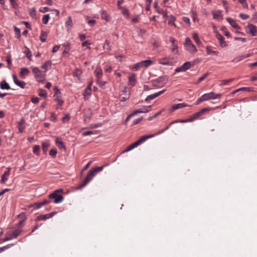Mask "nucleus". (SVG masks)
I'll return each mask as SVG.
<instances>
[{
    "label": "nucleus",
    "instance_id": "bf43d9fd",
    "mask_svg": "<svg viewBox=\"0 0 257 257\" xmlns=\"http://www.w3.org/2000/svg\"><path fill=\"white\" fill-rule=\"evenodd\" d=\"M6 61L8 63V67L9 68H11V66L12 65V61H11V56H8L6 57Z\"/></svg>",
    "mask_w": 257,
    "mask_h": 257
},
{
    "label": "nucleus",
    "instance_id": "052dcab7",
    "mask_svg": "<svg viewBox=\"0 0 257 257\" xmlns=\"http://www.w3.org/2000/svg\"><path fill=\"white\" fill-rule=\"evenodd\" d=\"M10 2L14 9H17L18 7V5L15 0H10Z\"/></svg>",
    "mask_w": 257,
    "mask_h": 257
},
{
    "label": "nucleus",
    "instance_id": "39448f33",
    "mask_svg": "<svg viewBox=\"0 0 257 257\" xmlns=\"http://www.w3.org/2000/svg\"><path fill=\"white\" fill-rule=\"evenodd\" d=\"M168 80V77L167 76L160 77L153 82V85L156 87H161L167 83Z\"/></svg>",
    "mask_w": 257,
    "mask_h": 257
},
{
    "label": "nucleus",
    "instance_id": "423d86ee",
    "mask_svg": "<svg viewBox=\"0 0 257 257\" xmlns=\"http://www.w3.org/2000/svg\"><path fill=\"white\" fill-rule=\"evenodd\" d=\"M221 95V94L215 93L213 92H211L203 94L202 98L204 99V101L208 100L209 99H219Z\"/></svg>",
    "mask_w": 257,
    "mask_h": 257
},
{
    "label": "nucleus",
    "instance_id": "09e8293b",
    "mask_svg": "<svg viewBox=\"0 0 257 257\" xmlns=\"http://www.w3.org/2000/svg\"><path fill=\"white\" fill-rule=\"evenodd\" d=\"M57 153V151L56 149H51L49 151V155H50L51 157L54 158L55 157L56 154Z\"/></svg>",
    "mask_w": 257,
    "mask_h": 257
},
{
    "label": "nucleus",
    "instance_id": "c85d7f7f",
    "mask_svg": "<svg viewBox=\"0 0 257 257\" xmlns=\"http://www.w3.org/2000/svg\"><path fill=\"white\" fill-rule=\"evenodd\" d=\"M212 14L213 16V19L216 20H220L222 19V17L221 15V13L220 11H218L217 12H213Z\"/></svg>",
    "mask_w": 257,
    "mask_h": 257
},
{
    "label": "nucleus",
    "instance_id": "3c124183",
    "mask_svg": "<svg viewBox=\"0 0 257 257\" xmlns=\"http://www.w3.org/2000/svg\"><path fill=\"white\" fill-rule=\"evenodd\" d=\"M143 62L144 64L145 67H147L151 65L153 63L152 61L151 60H146L143 61Z\"/></svg>",
    "mask_w": 257,
    "mask_h": 257
},
{
    "label": "nucleus",
    "instance_id": "c9c22d12",
    "mask_svg": "<svg viewBox=\"0 0 257 257\" xmlns=\"http://www.w3.org/2000/svg\"><path fill=\"white\" fill-rule=\"evenodd\" d=\"M55 101L57 102V104L56 105V108L58 109L59 107L62 106L64 103L63 100H62L59 96H57L55 98Z\"/></svg>",
    "mask_w": 257,
    "mask_h": 257
},
{
    "label": "nucleus",
    "instance_id": "680f3d73",
    "mask_svg": "<svg viewBox=\"0 0 257 257\" xmlns=\"http://www.w3.org/2000/svg\"><path fill=\"white\" fill-rule=\"evenodd\" d=\"M54 95L57 96H59V95H60L61 94V92H60V90L57 87H55L54 88Z\"/></svg>",
    "mask_w": 257,
    "mask_h": 257
},
{
    "label": "nucleus",
    "instance_id": "a878e982",
    "mask_svg": "<svg viewBox=\"0 0 257 257\" xmlns=\"http://www.w3.org/2000/svg\"><path fill=\"white\" fill-rule=\"evenodd\" d=\"M24 123H25V120L24 119H22L19 122L18 130H19V133H22L24 131L25 128Z\"/></svg>",
    "mask_w": 257,
    "mask_h": 257
},
{
    "label": "nucleus",
    "instance_id": "a19ab883",
    "mask_svg": "<svg viewBox=\"0 0 257 257\" xmlns=\"http://www.w3.org/2000/svg\"><path fill=\"white\" fill-rule=\"evenodd\" d=\"M183 67L185 71L190 69L191 67V64L190 62H186L183 64Z\"/></svg>",
    "mask_w": 257,
    "mask_h": 257
},
{
    "label": "nucleus",
    "instance_id": "c03bdc74",
    "mask_svg": "<svg viewBox=\"0 0 257 257\" xmlns=\"http://www.w3.org/2000/svg\"><path fill=\"white\" fill-rule=\"evenodd\" d=\"M40 152V146L38 145H35L33 147V152L34 154L38 155Z\"/></svg>",
    "mask_w": 257,
    "mask_h": 257
},
{
    "label": "nucleus",
    "instance_id": "ea45409f",
    "mask_svg": "<svg viewBox=\"0 0 257 257\" xmlns=\"http://www.w3.org/2000/svg\"><path fill=\"white\" fill-rule=\"evenodd\" d=\"M30 15L31 17L34 18L36 17V11L35 8H32L29 11Z\"/></svg>",
    "mask_w": 257,
    "mask_h": 257
},
{
    "label": "nucleus",
    "instance_id": "f8f14e48",
    "mask_svg": "<svg viewBox=\"0 0 257 257\" xmlns=\"http://www.w3.org/2000/svg\"><path fill=\"white\" fill-rule=\"evenodd\" d=\"M13 79L15 84L17 86L21 88H24L25 87L26 83L23 81L19 80L16 75H13Z\"/></svg>",
    "mask_w": 257,
    "mask_h": 257
},
{
    "label": "nucleus",
    "instance_id": "cd10ccee",
    "mask_svg": "<svg viewBox=\"0 0 257 257\" xmlns=\"http://www.w3.org/2000/svg\"><path fill=\"white\" fill-rule=\"evenodd\" d=\"M159 63L163 65H170L171 64V62L167 58L160 59L159 61Z\"/></svg>",
    "mask_w": 257,
    "mask_h": 257
},
{
    "label": "nucleus",
    "instance_id": "ddd939ff",
    "mask_svg": "<svg viewBox=\"0 0 257 257\" xmlns=\"http://www.w3.org/2000/svg\"><path fill=\"white\" fill-rule=\"evenodd\" d=\"M165 91H166V89H163V90L160 91L158 92L149 95L146 98L145 101H149L151 100H152V99L155 98L156 97L159 96L160 95L162 94V93H163Z\"/></svg>",
    "mask_w": 257,
    "mask_h": 257
},
{
    "label": "nucleus",
    "instance_id": "49530a36",
    "mask_svg": "<svg viewBox=\"0 0 257 257\" xmlns=\"http://www.w3.org/2000/svg\"><path fill=\"white\" fill-rule=\"evenodd\" d=\"M101 18L103 20L108 21L109 20V18L108 16H107L106 13L104 11L102 12L101 13Z\"/></svg>",
    "mask_w": 257,
    "mask_h": 257
},
{
    "label": "nucleus",
    "instance_id": "864d4df0",
    "mask_svg": "<svg viewBox=\"0 0 257 257\" xmlns=\"http://www.w3.org/2000/svg\"><path fill=\"white\" fill-rule=\"evenodd\" d=\"M104 49H107V50H110V43L108 40H106L105 41V43L104 44L103 46Z\"/></svg>",
    "mask_w": 257,
    "mask_h": 257
},
{
    "label": "nucleus",
    "instance_id": "dca6fc26",
    "mask_svg": "<svg viewBox=\"0 0 257 257\" xmlns=\"http://www.w3.org/2000/svg\"><path fill=\"white\" fill-rule=\"evenodd\" d=\"M250 56V54H244V55H239V56H238L236 57L235 58H234L232 60V62H238L240 61L243 60V59L249 57Z\"/></svg>",
    "mask_w": 257,
    "mask_h": 257
},
{
    "label": "nucleus",
    "instance_id": "69168bd1",
    "mask_svg": "<svg viewBox=\"0 0 257 257\" xmlns=\"http://www.w3.org/2000/svg\"><path fill=\"white\" fill-rule=\"evenodd\" d=\"M143 119V117H141L134 120L133 124L136 125L139 123Z\"/></svg>",
    "mask_w": 257,
    "mask_h": 257
},
{
    "label": "nucleus",
    "instance_id": "9d476101",
    "mask_svg": "<svg viewBox=\"0 0 257 257\" xmlns=\"http://www.w3.org/2000/svg\"><path fill=\"white\" fill-rule=\"evenodd\" d=\"M10 171L11 168L8 167L7 169V170L5 171L4 174L2 175L1 179L0 181V183L1 184H5L6 181L8 180V177L10 175Z\"/></svg>",
    "mask_w": 257,
    "mask_h": 257
},
{
    "label": "nucleus",
    "instance_id": "5fc2aeb1",
    "mask_svg": "<svg viewBox=\"0 0 257 257\" xmlns=\"http://www.w3.org/2000/svg\"><path fill=\"white\" fill-rule=\"evenodd\" d=\"M14 244H8L5 246L0 247V252L5 251L6 249L9 248L11 246H13Z\"/></svg>",
    "mask_w": 257,
    "mask_h": 257
},
{
    "label": "nucleus",
    "instance_id": "58836bf2",
    "mask_svg": "<svg viewBox=\"0 0 257 257\" xmlns=\"http://www.w3.org/2000/svg\"><path fill=\"white\" fill-rule=\"evenodd\" d=\"M82 72L80 69H76L75 70L73 74L74 76L78 78L79 79L80 75H81Z\"/></svg>",
    "mask_w": 257,
    "mask_h": 257
},
{
    "label": "nucleus",
    "instance_id": "774afa93",
    "mask_svg": "<svg viewBox=\"0 0 257 257\" xmlns=\"http://www.w3.org/2000/svg\"><path fill=\"white\" fill-rule=\"evenodd\" d=\"M251 19L253 22H257V12L252 15Z\"/></svg>",
    "mask_w": 257,
    "mask_h": 257
},
{
    "label": "nucleus",
    "instance_id": "4d7b16f0",
    "mask_svg": "<svg viewBox=\"0 0 257 257\" xmlns=\"http://www.w3.org/2000/svg\"><path fill=\"white\" fill-rule=\"evenodd\" d=\"M14 30H15V31L16 32V34L17 35V37L18 38H20V37H21V34H21V31H20V29L19 28L15 26L14 27Z\"/></svg>",
    "mask_w": 257,
    "mask_h": 257
},
{
    "label": "nucleus",
    "instance_id": "b1692460",
    "mask_svg": "<svg viewBox=\"0 0 257 257\" xmlns=\"http://www.w3.org/2000/svg\"><path fill=\"white\" fill-rule=\"evenodd\" d=\"M174 123H175L174 121H172V122H170V124H169L168 126H167L165 127V129L161 130H160V131H158V132H157V133H155V134H151V135H153V137H155V136H156L159 135H160V134H161L163 133H164L165 131H166V130H168V129H169V128L170 127V126H171L172 124H174Z\"/></svg>",
    "mask_w": 257,
    "mask_h": 257
},
{
    "label": "nucleus",
    "instance_id": "5701e85b",
    "mask_svg": "<svg viewBox=\"0 0 257 257\" xmlns=\"http://www.w3.org/2000/svg\"><path fill=\"white\" fill-rule=\"evenodd\" d=\"M56 145L60 149H66L64 143L59 138H57L56 140Z\"/></svg>",
    "mask_w": 257,
    "mask_h": 257
},
{
    "label": "nucleus",
    "instance_id": "603ef678",
    "mask_svg": "<svg viewBox=\"0 0 257 257\" xmlns=\"http://www.w3.org/2000/svg\"><path fill=\"white\" fill-rule=\"evenodd\" d=\"M103 166H100V167H97L94 168V169H91V170L96 174V173L102 171L103 170Z\"/></svg>",
    "mask_w": 257,
    "mask_h": 257
},
{
    "label": "nucleus",
    "instance_id": "6e6d98bb",
    "mask_svg": "<svg viewBox=\"0 0 257 257\" xmlns=\"http://www.w3.org/2000/svg\"><path fill=\"white\" fill-rule=\"evenodd\" d=\"M39 95L41 97L46 98L47 97V93L45 90L42 89L40 90Z\"/></svg>",
    "mask_w": 257,
    "mask_h": 257
},
{
    "label": "nucleus",
    "instance_id": "412c9836",
    "mask_svg": "<svg viewBox=\"0 0 257 257\" xmlns=\"http://www.w3.org/2000/svg\"><path fill=\"white\" fill-rule=\"evenodd\" d=\"M94 73L97 77V79H100L102 78L103 74L102 70L100 67H97L94 70Z\"/></svg>",
    "mask_w": 257,
    "mask_h": 257
},
{
    "label": "nucleus",
    "instance_id": "6e6552de",
    "mask_svg": "<svg viewBox=\"0 0 257 257\" xmlns=\"http://www.w3.org/2000/svg\"><path fill=\"white\" fill-rule=\"evenodd\" d=\"M130 92L126 87L121 91L119 94V99L121 101H125L130 98Z\"/></svg>",
    "mask_w": 257,
    "mask_h": 257
},
{
    "label": "nucleus",
    "instance_id": "37998d69",
    "mask_svg": "<svg viewBox=\"0 0 257 257\" xmlns=\"http://www.w3.org/2000/svg\"><path fill=\"white\" fill-rule=\"evenodd\" d=\"M49 19H50V16H49V14L44 15L42 18L43 23L44 24H47L48 22Z\"/></svg>",
    "mask_w": 257,
    "mask_h": 257
},
{
    "label": "nucleus",
    "instance_id": "338daca9",
    "mask_svg": "<svg viewBox=\"0 0 257 257\" xmlns=\"http://www.w3.org/2000/svg\"><path fill=\"white\" fill-rule=\"evenodd\" d=\"M31 101L34 103H37L39 101V98L37 97H32Z\"/></svg>",
    "mask_w": 257,
    "mask_h": 257
},
{
    "label": "nucleus",
    "instance_id": "f3484780",
    "mask_svg": "<svg viewBox=\"0 0 257 257\" xmlns=\"http://www.w3.org/2000/svg\"><path fill=\"white\" fill-rule=\"evenodd\" d=\"M226 20L233 28L237 29H240V26L236 23L234 20L230 18H227Z\"/></svg>",
    "mask_w": 257,
    "mask_h": 257
},
{
    "label": "nucleus",
    "instance_id": "7c9ffc66",
    "mask_svg": "<svg viewBox=\"0 0 257 257\" xmlns=\"http://www.w3.org/2000/svg\"><path fill=\"white\" fill-rule=\"evenodd\" d=\"M42 150L44 153H46L48 147L50 146V143L48 141H46L42 143Z\"/></svg>",
    "mask_w": 257,
    "mask_h": 257
},
{
    "label": "nucleus",
    "instance_id": "6ab92c4d",
    "mask_svg": "<svg viewBox=\"0 0 257 257\" xmlns=\"http://www.w3.org/2000/svg\"><path fill=\"white\" fill-rule=\"evenodd\" d=\"M216 38L219 41L220 45L221 47L223 48L227 46L226 42L224 41V38L221 35H217Z\"/></svg>",
    "mask_w": 257,
    "mask_h": 257
},
{
    "label": "nucleus",
    "instance_id": "2eb2a0df",
    "mask_svg": "<svg viewBox=\"0 0 257 257\" xmlns=\"http://www.w3.org/2000/svg\"><path fill=\"white\" fill-rule=\"evenodd\" d=\"M92 89L86 87L83 91V96L85 100H88L91 94Z\"/></svg>",
    "mask_w": 257,
    "mask_h": 257
},
{
    "label": "nucleus",
    "instance_id": "f257e3e1",
    "mask_svg": "<svg viewBox=\"0 0 257 257\" xmlns=\"http://www.w3.org/2000/svg\"><path fill=\"white\" fill-rule=\"evenodd\" d=\"M153 137V135H151L142 136L138 141L133 143L132 144L128 146L125 150L121 152V153L123 154L130 151L132 149L138 147L139 145H140L143 142H145L148 139H150Z\"/></svg>",
    "mask_w": 257,
    "mask_h": 257
},
{
    "label": "nucleus",
    "instance_id": "bb28decb",
    "mask_svg": "<svg viewBox=\"0 0 257 257\" xmlns=\"http://www.w3.org/2000/svg\"><path fill=\"white\" fill-rule=\"evenodd\" d=\"M48 36L47 32L42 30L40 36V39L41 42H45L46 41V38Z\"/></svg>",
    "mask_w": 257,
    "mask_h": 257
},
{
    "label": "nucleus",
    "instance_id": "13d9d810",
    "mask_svg": "<svg viewBox=\"0 0 257 257\" xmlns=\"http://www.w3.org/2000/svg\"><path fill=\"white\" fill-rule=\"evenodd\" d=\"M233 80V79H224L221 81V85H226L228 83L230 82Z\"/></svg>",
    "mask_w": 257,
    "mask_h": 257
},
{
    "label": "nucleus",
    "instance_id": "0eeeda50",
    "mask_svg": "<svg viewBox=\"0 0 257 257\" xmlns=\"http://www.w3.org/2000/svg\"><path fill=\"white\" fill-rule=\"evenodd\" d=\"M246 32L251 36L257 35V27L252 24H248L245 27Z\"/></svg>",
    "mask_w": 257,
    "mask_h": 257
},
{
    "label": "nucleus",
    "instance_id": "4468645a",
    "mask_svg": "<svg viewBox=\"0 0 257 257\" xmlns=\"http://www.w3.org/2000/svg\"><path fill=\"white\" fill-rule=\"evenodd\" d=\"M187 51L191 54L196 53L197 51L195 46L191 43L184 46Z\"/></svg>",
    "mask_w": 257,
    "mask_h": 257
},
{
    "label": "nucleus",
    "instance_id": "0e129e2a",
    "mask_svg": "<svg viewBox=\"0 0 257 257\" xmlns=\"http://www.w3.org/2000/svg\"><path fill=\"white\" fill-rule=\"evenodd\" d=\"M235 40L236 41H240L242 43H245L246 42V39L245 38H241V37H235L234 38Z\"/></svg>",
    "mask_w": 257,
    "mask_h": 257
},
{
    "label": "nucleus",
    "instance_id": "aec40b11",
    "mask_svg": "<svg viewBox=\"0 0 257 257\" xmlns=\"http://www.w3.org/2000/svg\"><path fill=\"white\" fill-rule=\"evenodd\" d=\"M188 106V105H187V104L184 103H178V104H174L173 105H172L171 109H172V111H174L176 109L182 108H183L185 107H187Z\"/></svg>",
    "mask_w": 257,
    "mask_h": 257
},
{
    "label": "nucleus",
    "instance_id": "4c0bfd02",
    "mask_svg": "<svg viewBox=\"0 0 257 257\" xmlns=\"http://www.w3.org/2000/svg\"><path fill=\"white\" fill-rule=\"evenodd\" d=\"M73 22L71 17L69 16L68 18L67 21L65 23V26L67 28L71 27L72 26Z\"/></svg>",
    "mask_w": 257,
    "mask_h": 257
},
{
    "label": "nucleus",
    "instance_id": "2f4dec72",
    "mask_svg": "<svg viewBox=\"0 0 257 257\" xmlns=\"http://www.w3.org/2000/svg\"><path fill=\"white\" fill-rule=\"evenodd\" d=\"M192 37L197 44L200 45L202 44L197 33H193Z\"/></svg>",
    "mask_w": 257,
    "mask_h": 257
},
{
    "label": "nucleus",
    "instance_id": "f704fd0d",
    "mask_svg": "<svg viewBox=\"0 0 257 257\" xmlns=\"http://www.w3.org/2000/svg\"><path fill=\"white\" fill-rule=\"evenodd\" d=\"M210 108H204L201 109L199 111L196 112V115L198 116V117H199L200 116L203 115L204 112L210 110Z\"/></svg>",
    "mask_w": 257,
    "mask_h": 257
},
{
    "label": "nucleus",
    "instance_id": "393cba45",
    "mask_svg": "<svg viewBox=\"0 0 257 257\" xmlns=\"http://www.w3.org/2000/svg\"><path fill=\"white\" fill-rule=\"evenodd\" d=\"M170 41L172 43V51L173 52L175 50H177V52H178V50H177L178 45H177V44H176L175 43H176L175 39L173 37H171L170 38Z\"/></svg>",
    "mask_w": 257,
    "mask_h": 257
},
{
    "label": "nucleus",
    "instance_id": "4be33fe9",
    "mask_svg": "<svg viewBox=\"0 0 257 257\" xmlns=\"http://www.w3.org/2000/svg\"><path fill=\"white\" fill-rule=\"evenodd\" d=\"M136 74L133 73L128 77L129 84L132 85V86H134L136 84Z\"/></svg>",
    "mask_w": 257,
    "mask_h": 257
},
{
    "label": "nucleus",
    "instance_id": "7ed1b4c3",
    "mask_svg": "<svg viewBox=\"0 0 257 257\" xmlns=\"http://www.w3.org/2000/svg\"><path fill=\"white\" fill-rule=\"evenodd\" d=\"M62 189H57L54 191L52 193L49 195L50 199H54V202L56 204L61 203L63 200V197L61 195H58V193L62 192Z\"/></svg>",
    "mask_w": 257,
    "mask_h": 257
},
{
    "label": "nucleus",
    "instance_id": "de8ad7c7",
    "mask_svg": "<svg viewBox=\"0 0 257 257\" xmlns=\"http://www.w3.org/2000/svg\"><path fill=\"white\" fill-rule=\"evenodd\" d=\"M96 83H97V84L99 85V86L100 87H103L105 85V84H106V82L102 81L101 79H97L96 80Z\"/></svg>",
    "mask_w": 257,
    "mask_h": 257
},
{
    "label": "nucleus",
    "instance_id": "c756f323",
    "mask_svg": "<svg viewBox=\"0 0 257 257\" xmlns=\"http://www.w3.org/2000/svg\"><path fill=\"white\" fill-rule=\"evenodd\" d=\"M206 53L207 55H213L215 56H217L219 54L218 51L212 50L210 46H207L206 47Z\"/></svg>",
    "mask_w": 257,
    "mask_h": 257
},
{
    "label": "nucleus",
    "instance_id": "8fccbe9b",
    "mask_svg": "<svg viewBox=\"0 0 257 257\" xmlns=\"http://www.w3.org/2000/svg\"><path fill=\"white\" fill-rule=\"evenodd\" d=\"M209 75V72H206L202 76H201V77L199 78V79L198 80V82L197 83H200V82L203 81Z\"/></svg>",
    "mask_w": 257,
    "mask_h": 257
},
{
    "label": "nucleus",
    "instance_id": "20e7f679",
    "mask_svg": "<svg viewBox=\"0 0 257 257\" xmlns=\"http://www.w3.org/2000/svg\"><path fill=\"white\" fill-rule=\"evenodd\" d=\"M95 174L93 172L92 170H89L88 174H87L85 179L82 182V183L78 187V189H81L85 186L94 177Z\"/></svg>",
    "mask_w": 257,
    "mask_h": 257
},
{
    "label": "nucleus",
    "instance_id": "1a4fd4ad",
    "mask_svg": "<svg viewBox=\"0 0 257 257\" xmlns=\"http://www.w3.org/2000/svg\"><path fill=\"white\" fill-rule=\"evenodd\" d=\"M22 229L21 228H17L12 229L11 230H10L8 233L13 239L16 238L22 233Z\"/></svg>",
    "mask_w": 257,
    "mask_h": 257
},
{
    "label": "nucleus",
    "instance_id": "e2e57ef3",
    "mask_svg": "<svg viewBox=\"0 0 257 257\" xmlns=\"http://www.w3.org/2000/svg\"><path fill=\"white\" fill-rule=\"evenodd\" d=\"M27 49V52L26 53V57L29 59L31 60L32 58V53L29 49L26 48Z\"/></svg>",
    "mask_w": 257,
    "mask_h": 257
},
{
    "label": "nucleus",
    "instance_id": "e433bc0d",
    "mask_svg": "<svg viewBox=\"0 0 257 257\" xmlns=\"http://www.w3.org/2000/svg\"><path fill=\"white\" fill-rule=\"evenodd\" d=\"M51 64V61H47V62H45V64L42 65L41 68L42 69H44L45 71H46L48 69V67H50Z\"/></svg>",
    "mask_w": 257,
    "mask_h": 257
},
{
    "label": "nucleus",
    "instance_id": "79ce46f5",
    "mask_svg": "<svg viewBox=\"0 0 257 257\" xmlns=\"http://www.w3.org/2000/svg\"><path fill=\"white\" fill-rule=\"evenodd\" d=\"M175 20H176V19H175V17L173 16V15H171L170 17L169 22H168L169 25H173V26H175V24L174 23Z\"/></svg>",
    "mask_w": 257,
    "mask_h": 257
},
{
    "label": "nucleus",
    "instance_id": "9b49d317",
    "mask_svg": "<svg viewBox=\"0 0 257 257\" xmlns=\"http://www.w3.org/2000/svg\"><path fill=\"white\" fill-rule=\"evenodd\" d=\"M56 214V212H52L50 213L46 214H41L40 215H38L36 219L38 220H45L47 219H49L51 217H52L55 214Z\"/></svg>",
    "mask_w": 257,
    "mask_h": 257
},
{
    "label": "nucleus",
    "instance_id": "a18cd8bd",
    "mask_svg": "<svg viewBox=\"0 0 257 257\" xmlns=\"http://www.w3.org/2000/svg\"><path fill=\"white\" fill-rule=\"evenodd\" d=\"M198 117V116L196 115V113H194L193 115H192L190 118L186 119L187 122H191L194 121V120L197 119Z\"/></svg>",
    "mask_w": 257,
    "mask_h": 257
},
{
    "label": "nucleus",
    "instance_id": "473e14b6",
    "mask_svg": "<svg viewBox=\"0 0 257 257\" xmlns=\"http://www.w3.org/2000/svg\"><path fill=\"white\" fill-rule=\"evenodd\" d=\"M151 108V105L144 106L142 107H141V108H140V109L141 110V113H146V112H148L149 111H150Z\"/></svg>",
    "mask_w": 257,
    "mask_h": 257
},
{
    "label": "nucleus",
    "instance_id": "f03ea898",
    "mask_svg": "<svg viewBox=\"0 0 257 257\" xmlns=\"http://www.w3.org/2000/svg\"><path fill=\"white\" fill-rule=\"evenodd\" d=\"M32 72L36 80L39 82L43 83L45 80V72H42L38 67H34L32 68Z\"/></svg>",
    "mask_w": 257,
    "mask_h": 257
},
{
    "label": "nucleus",
    "instance_id": "a211bd4d",
    "mask_svg": "<svg viewBox=\"0 0 257 257\" xmlns=\"http://www.w3.org/2000/svg\"><path fill=\"white\" fill-rule=\"evenodd\" d=\"M29 74V70L27 68H22L20 72V76L22 78H25Z\"/></svg>",
    "mask_w": 257,
    "mask_h": 257
},
{
    "label": "nucleus",
    "instance_id": "72a5a7b5",
    "mask_svg": "<svg viewBox=\"0 0 257 257\" xmlns=\"http://www.w3.org/2000/svg\"><path fill=\"white\" fill-rule=\"evenodd\" d=\"M0 87L2 89H10L11 87L9 84L6 81L2 82L0 84Z\"/></svg>",
    "mask_w": 257,
    "mask_h": 257
}]
</instances>
